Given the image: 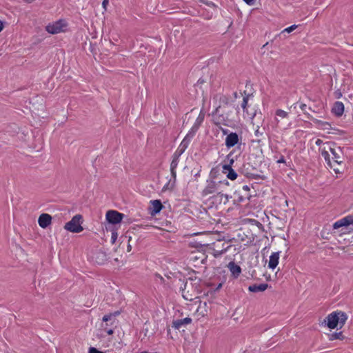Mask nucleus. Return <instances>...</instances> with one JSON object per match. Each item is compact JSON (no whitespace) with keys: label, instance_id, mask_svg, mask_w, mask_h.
Listing matches in <instances>:
<instances>
[{"label":"nucleus","instance_id":"obj_7","mask_svg":"<svg viewBox=\"0 0 353 353\" xmlns=\"http://www.w3.org/2000/svg\"><path fill=\"white\" fill-rule=\"evenodd\" d=\"M205 117V114L201 111L198 117L196 118L194 125L187 134V135L190 136L191 138H193L196 132L198 131L199 128H200L201 123H203Z\"/></svg>","mask_w":353,"mask_h":353},{"label":"nucleus","instance_id":"obj_13","mask_svg":"<svg viewBox=\"0 0 353 353\" xmlns=\"http://www.w3.org/2000/svg\"><path fill=\"white\" fill-rule=\"evenodd\" d=\"M52 216L46 213L41 214L38 219L39 225L42 228H46L51 224Z\"/></svg>","mask_w":353,"mask_h":353},{"label":"nucleus","instance_id":"obj_27","mask_svg":"<svg viewBox=\"0 0 353 353\" xmlns=\"http://www.w3.org/2000/svg\"><path fill=\"white\" fill-rule=\"evenodd\" d=\"M244 94H245V96L243 97V101L241 103V108H243V112H245L250 94H247L245 91L244 92Z\"/></svg>","mask_w":353,"mask_h":353},{"label":"nucleus","instance_id":"obj_1","mask_svg":"<svg viewBox=\"0 0 353 353\" xmlns=\"http://www.w3.org/2000/svg\"><path fill=\"white\" fill-rule=\"evenodd\" d=\"M229 185L227 179L218 180L217 179H208L206 181V185L202 191L203 196H207L212 194H221L225 188Z\"/></svg>","mask_w":353,"mask_h":353},{"label":"nucleus","instance_id":"obj_52","mask_svg":"<svg viewBox=\"0 0 353 353\" xmlns=\"http://www.w3.org/2000/svg\"><path fill=\"white\" fill-rule=\"evenodd\" d=\"M221 285H222L221 284H219V285H218V288H218V289H219V288H220L221 287Z\"/></svg>","mask_w":353,"mask_h":353},{"label":"nucleus","instance_id":"obj_42","mask_svg":"<svg viewBox=\"0 0 353 353\" xmlns=\"http://www.w3.org/2000/svg\"><path fill=\"white\" fill-rule=\"evenodd\" d=\"M243 190H245V191H249L250 190V187L247 185H245L243 186Z\"/></svg>","mask_w":353,"mask_h":353},{"label":"nucleus","instance_id":"obj_35","mask_svg":"<svg viewBox=\"0 0 353 353\" xmlns=\"http://www.w3.org/2000/svg\"><path fill=\"white\" fill-rule=\"evenodd\" d=\"M108 326V325H106V324H105V326H103V329L107 332V334L108 335H112L114 333V331L112 329H108L107 328Z\"/></svg>","mask_w":353,"mask_h":353},{"label":"nucleus","instance_id":"obj_37","mask_svg":"<svg viewBox=\"0 0 353 353\" xmlns=\"http://www.w3.org/2000/svg\"><path fill=\"white\" fill-rule=\"evenodd\" d=\"M248 5L252 6L254 4L255 0H243Z\"/></svg>","mask_w":353,"mask_h":353},{"label":"nucleus","instance_id":"obj_18","mask_svg":"<svg viewBox=\"0 0 353 353\" xmlns=\"http://www.w3.org/2000/svg\"><path fill=\"white\" fill-rule=\"evenodd\" d=\"M280 252H273L270 256L268 263V268L270 269H275L279 263Z\"/></svg>","mask_w":353,"mask_h":353},{"label":"nucleus","instance_id":"obj_45","mask_svg":"<svg viewBox=\"0 0 353 353\" xmlns=\"http://www.w3.org/2000/svg\"><path fill=\"white\" fill-rule=\"evenodd\" d=\"M131 250H132V246L130 244H128V248H127V251L130 252Z\"/></svg>","mask_w":353,"mask_h":353},{"label":"nucleus","instance_id":"obj_20","mask_svg":"<svg viewBox=\"0 0 353 353\" xmlns=\"http://www.w3.org/2000/svg\"><path fill=\"white\" fill-rule=\"evenodd\" d=\"M332 112L337 117H340L343 114L344 105L341 101H336L332 110Z\"/></svg>","mask_w":353,"mask_h":353},{"label":"nucleus","instance_id":"obj_25","mask_svg":"<svg viewBox=\"0 0 353 353\" xmlns=\"http://www.w3.org/2000/svg\"><path fill=\"white\" fill-rule=\"evenodd\" d=\"M188 282H185L184 283V288H181L182 291H183V297L186 300L192 301V300H193V297H192V294H190L188 291L186 292H185V289L188 287Z\"/></svg>","mask_w":353,"mask_h":353},{"label":"nucleus","instance_id":"obj_33","mask_svg":"<svg viewBox=\"0 0 353 353\" xmlns=\"http://www.w3.org/2000/svg\"><path fill=\"white\" fill-rule=\"evenodd\" d=\"M117 233L116 232H112V236H111V242L112 244H114L117 239Z\"/></svg>","mask_w":353,"mask_h":353},{"label":"nucleus","instance_id":"obj_16","mask_svg":"<svg viewBox=\"0 0 353 353\" xmlns=\"http://www.w3.org/2000/svg\"><path fill=\"white\" fill-rule=\"evenodd\" d=\"M228 267L232 275L234 278H237L240 275V274L241 272V268L239 265L236 264L233 261H231L228 263Z\"/></svg>","mask_w":353,"mask_h":353},{"label":"nucleus","instance_id":"obj_50","mask_svg":"<svg viewBox=\"0 0 353 353\" xmlns=\"http://www.w3.org/2000/svg\"><path fill=\"white\" fill-rule=\"evenodd\" d=\"M223 101L225 102V103H228V99H227V98L225 97H224V99H223Z\"/></svg>","mask_w":353,"mask_h":353},{"label":"nucleus","instance_id":"obj_24","mask_svg":"<svg viewBox=\"0 0 353 353\" xmlns=\"http://www.w3.org/2000/svg\"><path fill=\"white\" fill-rule=\"evenodd\" d=\"M339 323L341 324V327L345 324L347 316V314L343 312H338Z\"/></svg>","mask_w":353,"mask_h":353},{"label":"nucleus","instance_id":"obj_40","mask_svg":"<svg viewBox=\"0 0 353 353\" xmlns=\"http://www.w3.org/2000/svg\"><path fill=\"white\" fill-rule=\"evenodd\" d=\"M98 254L102 257V261L105 260V254L103 252H99Z\"/></svg>","mask_w":353,"mask_h":353},{"label":"nucleus","instance_id":"obj_9","mask_svg":"<svg viewBox=\"0 0 353 353\" xmlns=\"http://www.w3.org/2000/svg\"><path fill=\"white\" fill-rule=\"evenodd\" d=\"M240 138L236 132H230L228 134L225 140V146L230 148L239 143Z\"/></svg>","mask_w":353,"mask_h":353},{"label":"nucleus","instance_id":"obj_28","mask_svg":"<svg viewBox=\"0 0 353 353\" xmlns=\"http://www.w3.org/2000/svg\"><path fill=\"white\" fill-rule=\"evenodd\" d=\"M275 114L276 117H279L282 119L287 118L288 117V112L284 111L281 109H278L275 112Z\"/></svg>","mask_w":353,"mask_h":353},{"label":"nucleus","instance_id":"obj_34","mask_svg":"<svg viewBox=\"0 0 353 353\" xmlns=\"http://www.w3.org/2000/svg\"><path fill=\"white\" fill-rule=\"evenodd\" d=\"M88 353H103V352L98 350L97 348H95L94 347H91L89 348Z\"/></svg>","mask_w":353,"mask_h":353},{"label":"nucleus","instance_id":"obj_36","mask_svg":"<svg viewBox=\"0 0 353 353\" xmlns=\"http://www.w3.org/2000/svg\"><path fill=\"white\" fill-rule=\"evenodd\" d=\"M252 177L254 179H263L264 180L265 179V176H261V175H259V174H252Z\"/></svg>","mask_w":353,"mask_h":353},{"label":"nucleus","instance_id":"obj_48","mask_svg":"<svg viewBox=\"0 0 353 353\" xmlns=\"http://www.w3.org/2000/svg\"><path fill=\"white\" fill-rule=\"evenodd\" d=\"M219 108H220V107L216 108L215 109L214 112L213 114H217V113H218V112H219Z\"/></svg>","mask_w":353,"mask_h":353},{"label":"nucleus","instance_id":"obj_29","mask_svg":"<svg viewBox=\"0 0 353 353\" xmlns=\"http://www.w3.org/2000/svg\"><path fill=\"white\" fill-rule=\"evenodd\" d=\"M300 108L301 109V110L304 112V114L307 116V118L309 119H311L312 120V119H314L311 114H310L309 113L306 112V109H307V105L305 104V103H301L300 105Z\"/></svg>","mask_w":353,"mask_h":353},{"label":"nucleus","instance_id":"obj_47","mask_svg":"<svg viewBox=\"0 0 353 353\" xmlns=\"http://www.w3.org/2000/svg\"><path fill=\"white\" fill-rule=\"evenodd\" d=\"M228 132V130H227V129H223V133L224 134H227Z\"/></svg>","mask_w":353,"mask_h":353},{"label":"nucleus","instance_id":"obj_17","mask_svg":"<svg viewBox=\"0 0 353 353\" xmlns=\"http://www.w3.org/2000/svg\"><path fill=\"white\" fill-rule=\"evenodd\" d=\"M152 208L150 209V214L155 215L161 212L163 208V205L160 200H153L150 201Z\"/></svg>","mask_w":353,"mask_h":353},{"label":"nucleus","instance_id":"obj_49","mask_svg":"<svg viewBox=\"0 0 353 353\" xmlns=\"http://www.w3.org/2000/svg\"><path fill=\"white\" fill-rule=\"evenodd\" d=\"M321 143V141L320 139H318L316 142V145H319Z\"/></svg>","mask_w":353,"mask_h":353},{"label":"nucleus","instance_id":"obj_39","mask_svg":"<svg viewBox=\"0 0 353 353\" xmlns=\"http://www.w3.org/2000/svg\"><path fill=\"white\" fill-rule=\"evenodd\" d=\"M109 3V1L108 0H103V2H102V6H103V8L106 10V6Z\"/></svg>","mask_w":353,"mask_h":353},{"label":"nucleus","instance_id":"obj_32","mask_svg":"<svg viewBox=\"0 0 353 353\" xmlns=\"http://www.w3.org/2000/svg\"><path fill=\"white\" fill-rule=\"evenodd\" d=\"M254 135L257 137H261L263 135V132L260 130V128L257 125L256 130L254 131Z\"/></svg>","mask_w":353,"mask_h":353},{"label":"nucleus","instance_id":"obj_51","mask_svg":"<svg viewBox=\"0 0 353 353\" xmlns=\"http://www.w3.org/2000/svg\"><path fill=\"white\" fill-rule=\"evenodd\" d=\"M234 98H237V97H238V94H237V92H234Z\"/></svg>","mask_w":353,"mask_h":353},{"label":"nucleus","instance_id":"obj_43","mask_svg":"<svg viewBox=\"0 0 353 353\" xmlns=\"http://www.w3.org/2000/svg\"><path fill=\"white\" fill-rule=\"evenodd\" d=\"M205 82L204 79L200 78L198 81H197V84H202Z\"/></svg>","mask_w":353,"mask_h":353},{"label":"nucleus","instance_id":"obj_26","mask_svg":"<svg viewBox=\"0 0 353 353\" xmlns=\"http://www.w3.org/2000/svg\"><path fill=\"white\" fill-rule=\"evenodd\" d=\"M344 336L343 335L342 332H334L330 336V340L334 341L336 339L343 340L344 339Z\"/></svg>","mask_w":353,"mask_h":353},{"label":"nucleus","instance_id":"obj_53","mask_svg":"<svg viewBox=\"0 0 353 353\" xmlns=\"http://www.w3.org/2000/svg\"><path fill=\"white\" fill-rule=\"evenodd\" d=\"M141 353H148V352H145V351H143V352H141Z\"/></svg>","mask_w":353,"mask_h":353},{"label":"nucleus","instance_id":"obj_41","mask_svg":"<svg viewBox=\"0 0 353 353\" xmlns=\"http://www.w3.org/2000/svg\"><path fill=\"white\" fill-rule=\"evenodd\" d=\"M114 321H115L114 319H113L112 321H108V325H111V326L113 325Z\"/></svg>","mask_w":353,"mask_h":353},{"label":"nucleus","instance_id":"obj_21","mask_svg":"<svg viewBox=\"0 0 353 353\" xmlns=\"http://www.w3.org/2000/svg\"><path fill=\"white\" fill-rule=\"evenodd\" d=\"M321 155L324 158L325 161L327 163L328 165L331 168H333L334 171H335L336 172H339V169L336 168H334V165L332 164V163L331 161V159H330V154H329L328 151L323 150L322 152H321Z\"/></svg>","mask_w":353,"mask_h":353},{"label":"nucleus","instance_id":"obj_10","mask_svg":"<svg viewBox=\"0 0 353 353\" xmlns=\"http://www.w3.org/2000/svg\"><path fill=\"white\" fill-rule=\"evenodd\" d=\"M351 224H353V215H348L336 221L333 224V228L338 229L341 227L348 226Z\"/></svg>","mask_w":353,"mask_h":353},{"label":"nucleus","instance_id":"obj_46","mask_svg":"<svg viewBox=\"0 0 353 353\" xmlns=\"http://www.w3.org/2000/svg\"><path fill=\"white\" fill-rule=\"evenodd\" d=\"M222 196H225L227 200H228L229 198H231V196H229L228 194H222Z\"/></svg>","mask_w":353,"mask_h":353},{"label":"nucleus","instance_id":"obj_19","mask_svg":"<svg viewBox=\"0 0 353 353\" xmlns=\"http://www.w3.org/2000/svg\"><path fill=\"white\" fill-rule=\"evenodd\" d=\"M269 285L268 283L254 284L250 285L248 290L251 292L256 293L259 292H263L268 288Z\"/></svg>","mask_w":353,"mask_h":353},{"label":"nucleus","instance_id":"obj_8","mask_svg":"<svg viewBox=\"0 0 353 353\" xmlns=\"http://www.w3.org/2000/svg\"><path fill=\"white\" fill-rule=\"evenodd\" d=\"M214 250L216 253L215 255H221L225 253L230 248V245L228 243L223 242L221 240H218L214 243Z\"/></svg>","mask_w":353,"mask_h":353},{"label":"nucleus","instance_id":"obj_15","mask_svg":"<svg viewBox=\"0 0 353 353\" xmlns=\"http://www.w3.org/2000/svg\"><path fill=\"white\" fill-rule=\"evenodd\" d=\"M179 157H180L179 156L176 155V154H174L173 156H172V161L171 164H170L171 175H172V178L173 179L174 181H175L176 178V169L177 165L179 164Z\"/></svg>","mask_w":353,"mask_h":353},{"label":"nucleus","instance_id":"obj_31","mask_svg":"<svg viewBox=\"0 0 353 353\" xmlns=\"http://www.w3.org/2000/svg\"><path fill=\"white\" fill-rule=\"evenodd\" d=\"M199 2L205 4L206 6L212 8H216V6L212 2L208 0H199Z\"/></svg>","mask_w":353,"mask_h":353},{"label":"nucleus","instance_id":"obj_6","mask_svg":"<svg viewBox=\"0 0 353 353\" xmlns=\"http://www.w3.org/2000/svg\"><path fill=\"white\" fill-rule=\"evenodd\" d=\"M330 151L332 155V164L334 166L336 165H340L343 162V152L340 147L336 148H330Z\"/></svg>","mask_w":353,"mask_h":353},{"label":"nucleus","instance_id":"obj_30","mask_svg":"<svg viewBox=\"0 0 353 353\" xmlns=\"http://www.w3.org/2000/svg\"><path fill=\"white\" fill-rule=\"evenodd\" d=\"M297 28L296 25H292L285 29H284L281 32V34H285V33H290L292 31H294Z\"/></svg>","mask_w":353,"mask_h":353},{"label":"nucleus","instance_id":"obj_12","mask_svg":"<svg viewBox=\"0 0 353 353\" xmlns=\"http://www.w3.org/2000/svg\"><path fill=\"white\" fill-rule=\"evenodd\" d=\"M192 139V138L186 134L174 154L180 157L188 147Z\"/></svg>","mask_w":353,"mask_h":353},{"label":"nucleus","instance_id":"obj_44","mask_svg":"<svg viewBox=\"0 0 353 353\" xmlns=\"http://www.w3.org/2000/svg\"><path fill=\"white\" fill-rule=\"evenodd\" d=\"M3 23L1 21H0V32L3 30Z\"/></svg>","mask_w":353,"mask_h":353},{"label":"nucleus","instance_id":"obj_4","mask_svg":"<svg viewBox=\"0 0 353 353\" xmlns=\"http://www.w3.org/2000/svg\"><path fill=\"white\" fill-rule=\"evenodd\" d=\"M233 154L234 153L232 152H230L227 155L226 157H227V159L230 161V163L223 165L222 167L223 172L224 174H225L228 179H229L230 180H234L237 178L236 172L232 168V165L233 164V163L234 161V159L232 157Z\"/></svg>","mask_w":353,"mask_h":353},{"label":"nucleus","instance_id":"obj_11","mask_svg":"<svg viewBox=\"0 0 353 353\" xmlns=\"http://www.w3.org/2000/svg\"><path fill=\"white\" fill-rule=\"evenodd\" d=\"M327 320V325L330 329H334L337 327L339 324V318L337 312H334L331 314H330L327 317L326 319H325V322H326Z\"/></svg>","mask_w":353,"mask_h":353},{"label":"nucleus","instance_id":"obj_5","mask_svg":"<svg viewBox=\"0 0 353 353\" xmlns=\"http://www.w3.org/2000/svg\"><path fill=\"white\" fill-rule=\"evenodd\" d=\"M124 214L120 213L116 210H109L106 213V219L110 223L117 224L119 223L123 218Z\"/></svg>","mask_w":353,"mask_h":353},{"label":"nucleus","instance_id":"obj_3","mask_svg":"<svg viewBox=\"0 0 353 353\" xmlns=\"http://www.w3.org/2000/svg\"><path fill=\"white\" fill-rule=\"evenodd\" d=\"M68 23L64 19H59L52 23H49L46 27V31L52 34H58L65 31Z\"/></svg>","mask_w":353,"mask_h":353},{"label":"nucleus","instance_id":"obj_38","mask_svg":"<svg viewBox=\"0 0 353 353\" xmlns=\"http://www.w3.org/2000/svg\"><path fill=\"white\" fill-rule=\"evenodd\" d=\"M278 163H285V160L283 156H281V158L276 161Z\"/></svg>","mask_w":353,"mask_h":353},{"label":"nucleus","instance_id":"obj_23","mask_svg":"<svg viewBox=\"0 0 353 353\" xmlns=\"http://www.w3.org/2000/svg\"><path fill=\"white\" fill-rule=\"evenodd\" d=\"M119 314H120V312L117 311L114 313H110L108 314H105L103 316L102 320L103 322L106 323V325H108V321H112L113 319H115V317L117 316L118 315H119Z\"/></svg>","mask_w":353,"mask_h":353},{"label":"nucleus","instance_id":"obj_14","mask_svg":"<svg viewBox=\"0 0 353 353\" xmlns=\"http://www.w3.org/2000/svg\"><path fill=\"white\" fill-rule=\"evenodd\" d=\"M192 319L190 317H186L182 319H176L172 321V327L175 330H179L183 326H185L192 323Z\"/></svg>","mask_w":353,"mask_h":353},{"label":"nucleus","instance_id":"obj_22","mask_svg":"<svg viewBox=\"0 0 353 353\" xmlns=\"http://www.w3.org/2000/svg\"><path fill=\"white\" fill-rule=\"evenodd\" d=\"M312 121L316 123L319 128L323 130H328L330 128V124L327 122L322 121L316 119H312Z\"/></svg>","mask_w":353,"mask_h":353},{"label":"nucleus","instance_id":"obj_2","mask_svg":"<svg viewBox=\"0 0 353 353\" xmlns=\"http://www.w3.org/2000/svg\"><path fill=\"white\" fill-rule=\"evenodd\" d=\"M82 220L83 216L81 214H76L70 221L65 223L64 229L73 233H79L83 230L81 226Z\"/></svg>","mask_w":353,"mask_h":353}]
</instances>
